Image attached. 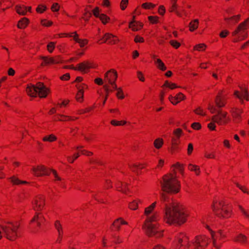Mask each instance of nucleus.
Returning a JSON list of instances; mask_svg holds the SVG:
<instances>
[{
  "instance_id": "f257e3e1",
  "label": "nucleus",
  "mask_w": 249,
  "mask_h": 249,
  "mask_svg": "<svg viewBox=\"0 0 249 249\" xmlns=\"http://www.w3.org/2000/svg\"><path fill=\"white\" fill-rule=\"evenodd\" d=\"M211 240L205 235L196 236L189 241V236L183 232L178 233L171 249H206Z\"/></svg>"
},
{
  "instance_id": "f03ea898",
  "label": "nucleus",
  "mask_w": 249,
  "mask_h": 249,
  "mask_svg": "<svg viewBox=\"0 0 249 249\" xmlns=\"http://www.w3.org/2000/svg\"><path fill=\"white\" fill-rule=\"evenodd\" d=\"M189 215L187 211L179 205H167L164 210L163 221L170 225L185 223Z\"/></svg>"
},
{
  "instance_id": "7ed1b4c3",
  "label": "nucleus",
  "mask_w": 249,
  "mask_h": 249,
  "mask_svg": "<svg viewBox=\"0 0 249 249\" xmlns=\"http://www.w3.org/2000/svg\"><path fill=\"white\" fill-rule=\"evenodd\" d=\"M161 187L163 191L167 193H178L180 189V184L177 179L175 173L164 176L161 182Z\"/></svg>"
},
{
  "instance_id": "20e7f679",
  "label": "nucleus",
  "mask_w": 249,
  "mask_h": 249,
  "mask_svg": "<svg viewBox=\"0 0 249 249\" xmlns=\"http://www.w3.org/2000/svg\"><path fill=\"white\" fill-rule=\"evenodd\" d=\"M159 218L157 213H154L151 216H147L144 222V227L146 234L149 237L154 236L156 238H160L163 236V231L159 228V227L155 224L152 223L157 221Z\"/></svg>"
},
{
  "instance_id": "39448f33",
  "label": "nucleus",
  "mask_w": 249,
  "mask_h": 249,
  "mask_svg": "<svg viewBox=\"0 0 249 249\" xmlns=\"http://www.w3.org/2000/svg\"><path fill=\"white\" fill-rule=\"evenodd\" d=\"M19 226L18 221H4L0 224V227L5 237L11 241H15L18 238Z\"/></svg>"
},
{
  "instance_id": "423d86ee",
  "label": "nucleus",
  "mask_w": 249,
  "mask_h": 249,
  "mask_svg": "<svg viewBox=\"0 0 249 249\" xmlns=\"http://www.w3.org/2000/svg\"><path fill=\"white\" fill-rule=\"evenodd\" d=\"M212 208L214 214L219 217L228 218L232 215L231 206L225 204L222 200H214Z\"/></svg>"
},
{
  "instance_id": "0eeeda50",
  "label": "nucleus",
  "mask_w": 249,
  "mask_h": 249,
  "mask_svg": "<svg viewBox=\"0 0 249 249\" xmlns=\"http://www.w3.org/2000/svg\"><path fill=\"white\" fill-rule=\"evenodd\" d=\"M26 91L31 97H35L38 95L40 98H45L48 94L49 89L43 83L38 82L36 85L31 84L28 85Z\"/></svg>"
},
{
  "instance_id": "6e6552de",
  "label": "nucleus",
  "mask_w": 249,
  "mask_h": 249,
  "mask_svg": "<svg viewBox=\"0 0 249 249\" xmlns=\"http://www.w3.org/2000/svg\"><path fill=\"white\" fill-rule=\"evenodd\" d=\"M211 238L208 237L212 242L213 246L215 249H220L222 243L225 241L226 235L223 231L220 230L216 232H211Z\"/></svg>"
},
{
  "instance_id": "1a4fd4ad",
  "label": "nucleus",
  "mask_w": 249,
  "mask_h": 249,
  "mask_svg": "<svg viewBox=\"0 0 249 249\" xmlns=\"http://www.w3.org/2000/svg\"><path fill=\"white\" fill-rule=\"evenodd\" d=\"M231 119L228 115V113L221 109L217 111V114L213 116L212 121L216 122L218 125H222L228 124Z\"/></svg>"
},
{
  "instance_id": "9d476101",
  "label": "nucleus",
  "mask_w": 249,
  "mask_h": 249,
  "mask_svg": "<svg viewBox=\"0 0 249 249\" xmlns=\"http://www.w3.org/2000/svg\"><path fill=\"white\" fill-rule=\"evenodd\" d=\"M117 77V71L114 69H111L105 74L104 81L110 84L112 88L117 89L116 81Z\"/></svg>"
},
{
  "instance_id": "9b49d317",
  "label": "nucleus",
  "mask_w": 249,
  "mask_h": 249,
  "mask_svg": "<svg viewBox=\"0 0 249 249\" xmlns=\"http://www.w3.org/2000/svg\"><path fill=\"white\" fill-rule=\"evenodd\" d=\"M45 221V219L41 213H36L30 221V227L34 229L39 228Z\"/></svg>"
},
{
  "instance_id": "f8f14e48",
  "label": "nucleus",
  "mask_w": 249,
  "mask_h": 249,
  "mask_svg": "<svg viewBox=\"0 0 249 249\" xmlns=\"http://www.w3.org/2000/svg\"><path fill=\"white\" fill-rule=\"evenodd\" d=\"M31 172L34 176L39 177L50 175L51 170L43 165H37L33 167L31 169Z\"/></svg>"
},
{
  "instance_id": "ddd939ff",
  "label": "nucleus",
  "mask_w": 249,
  "mask_h": 249,
  "mask_svg": "<svg viewBox=\"0 0 249 249\" xmlns=\"http://www.w3.org/2000/svg\"><path fill=\"white\" fill-rule=\"evenodd\" d=\"M95 67V66L93 63L88 61L79 63L75 67L72 65L71 66V69L84 72H87L89 69L94 68Z\"/></svg>"
},
{
  "instance_id": "4468645a",
  "label": "nucleus",
  "mask_w": 249,
  "mask_h": 249,
  "mask_svg": "<svg viewBox=\"0 0 249 249\" xmlns=\"http://www.w3.org/2000/svg\"><path fill=\"white\" fill-rule=\"evenodd\" d=\"M227 97L226 94L223 90H220L218 92V93L215 99V104L218 107H225L226 104Z\"/></svg>"
},
{
  "instance_id": "2eb2a0df",
  "label": "nucleus",
  "mask_w": 249,
  "mask_h": 249,
  "mask_svg": "<svg viewBox=\"0 0 249 249\" xmlns=\"http://www.w3.org/2000/svg\"><path fill=\"white\" fill-rule=\"evenodd\" d=\"M45 205V197L42 196H36L33 202V208L35 210H41Z\"/></svg>"
},
{
  "instance_id": "dca6fc26",
  "label": "nucleus",
  "mask_w": 249,
  "mask_h": 249,
  "mask_svg": "<svg viewBox=\"0 0 249 249\" xmlns=\"http://www.w3.org/2000/svg\"><path fill=\"white\" fill-rule=\"evenodd\" d=\"M241 91L235 90L234 92V95L240 100L243 101V99H245L247 101L249 100V92L246 88H243L240 87Z\"/></svg>"
},
{
  "instance_id": "f3484780",
  "label": "nucleus",
  "mask_w": 249,
  "mask_h": 249,
  "mask_svg": "<svg viewBox=\"0 0 249 249\" xmlns=\"http://www.w3.org/2000/svg\"><path fill=\"white\" fill-rule=\"evenodd\" d=\"M78 92L76 95V100L79 102H82L83 101V95L84 90L88 89V86L85 84H78L76 85Z\"/></svg>"
},
{
  "instance_id": "a211bd4d",
  "label": "nucleus",
  "mask_w": 249,
  "mask_h": 249,
  "mask_svg": "<svg viewBox=\"0 0 249 249\" xmlns=\"http://www.w3.org/2000/svg\"><path fill=\"white\" fill-rule=\"evenodd\" d=\"M101 40L103 41V42L110 45L117 44L119 41L116 36L109 33H106Z\"/></svg>"
},
{
  "instance_id": "6ab92c4d",
  "label": "nucleus",
  "mask_w": 249,
  "mask_h": 249,
  "mask_svg": "<svg viewBox=\"0 0 249 249\" xmlns=\"http://www.w3.org/2000/svg\"><path fill=\"white\" fill-rule=\"evenodd\" d=\"M249 28V18L246 19L244 22L241 23L237 28L232 32L233 36L244 32Z\"/></svg>"
},
{
  "instance_id": "aec40b11",
  "label": "nucleus",
  "mask_w": 249,
  "mask_h": 249,
  "mask_svg": "<svg viewBox=\"0 0 249 249\" xmlns=\"http://www.w3.org/2000/svg\"><path fill=\"white\" fill-rule=\"evenodd\" d=\"M242 112V110L240 108L234 107L231 109V113L234 122L238 123L241 121Z\"/></svg>"
},
{
  "instance_id": "412c9836",
  "label": "nucleus",
  "mask_w": 249,
  "mask_h": 249,
  "mask_svg": "<svg viewBox=\"0 0 249 249\" xmlns=\"http://www.w3.org/2000/svg\"><path fill=\"white\" fill-rule=\"evenodd\" d=\"M127 223L122 218H119L116 219L112 224L111 229L112 231H119L121 226L127 224Z\"/></svg>"
},
{
  "instance_id": "4be33fe9",
  "label": "nucleus",
  "mask_w": 249,
  "mask_h": 249,
  "mask_svg": "<svg viewBox=\"0 0 249 249\" xmlns=\"http://www.w3.org/2000/svg\"><path fill=\"white\" fill-rule=\"evenodd\" d=\"M54 227L58 232V237L56 240L57 243H60L62 239L63 231L61 224L59 221H56L54 223Z\"/></svg>"
},
{
  "instance_id": "5701e85b",
  "label": "nucleus",
  "mask_w": 249,
  "mask_h": 249,
  "mask_svg": "<svg viewBox=\"0 0 249 249\" xmlns=\"http://www.w3.org/2000/svg\"><path fill=\"white\" fill-rule=\"evenodd\" d=\"M15 9L18 14L20 15H25L27 11L31 12V7H26L24 5H17Z\"/></svg>"
},
{
  "instance_id": "b1692460",
  "label": "nucleus",
  "mask_w": 249,
  "mask_h": 249,
  "mask_svg": "<svg viewBox=\"0 0 249 249\" xmlns=\"http://www.w3.org/2000/svg\"><path fill=\"white\" fill-rule=\"evenodd\" d=\"M116 187L118 191L122 192L126 194H128L129 190L128 185L125 183L121 181H118L116 183Z\"/></svg>"
},
{
  "instance_id": "393cba45",
  "label": "nucleus",
  "mask_w": 249,
  "mask_h": 249,
  "mask_svg": "<svg viewBox=\"0 0 249 249\" xmlns=\"http://www.w3.org/2000/svg\"><path fill=\"white\" fill-rule=\"evenodd\" d=\"M233 241L235 242L243 244L247 243V237L241 233H238L233 238Z\"/></svg>"
},
{
  "instance_id": "a878e982",
  "label": "nucleus",
  "mask_w": 249,
  "mask_h": 249,
  "mask_svg": "<svg viewBox=\"0 0 249 249\" xmlns=\"http://www.w3.org/2000/svg\"><path fill=\"white\" fill-rule=\"evenodd\" d=\"M135 16H133V20L130 22L129 27L134 31L140 30L142 27L143 24L141 22L136 21L134 20Z\"/></svg>"
},
{
  "instance_id": "bb28decb",
  "label": "nucleus",
  "mask_w": 249,
  "mask_h": 249,
  "mask_svg": "<svg viewBox=\"0 0 249 249\" xmlns=\"http://www.w3.org/2000/svg\"><path fill=\"white\" fill-rule=\"evenodd\" d=\"M160 200L164 203L165 208L166 207V204L167 205H174L172 204V200L170 198L168 194L166 193H162L160 196Z\"/></svg>"
},
{
  "instance_id": "cd10ccee",
  "label": "nucleus",
  "mask_w": 249,
  "mask_h": 249,
  "mask_svg": "<svg viewBox=\"0 0 249 249\" xmlns=\"http://www.w3.org/2000/svg\"><path fill=\"white\" fill-rule=\"evenodd\" d=\"M240 17V15H237L236 16H233L230 18H225L224 19L228 24L233 25L239 21Z\"/></svg>"
},
{
  "instance_id": "c85d7f7f",
  "label": "nucleus",
  "mask_w": 249,
  "mask_h": 249,
  "mask_svg": "<svg viewBox=\"0 0 249 249\" xmlns=\"http://www.w3.org/2000/svg\"><path fill=\"white\" fill-rule=\"evenodd\" d=\"M106 193L103 191H98L93 195L94 198L98 202L104 203V198L106 196Z\"/></svg>"
},
{
  "instance_id": "c756f323",
  "label": "nucleus",
  "mask_w": 249,
  "mask_h": 249,
  "mask_svg": "<svg viewBox=\"0 0 249 249\" xmlns=\"http://www.w3.org/2000/svg\"><path fill=\"white\" fill-rule=\"evenodd\" d=\"M74 40L77 43H79L81 47H84L88 43V40L86 39H80L78 37V35L75 33V35L73 36Z\"/></svg>"
},
{
  "instance_id": "7c9ffc66",
  "label": "nucleus",
  "mask_w": 249,
  "mask_h": 249,
  "mask_svg": "<svg viewBox=\"0 0 249 249\" xmlns=\"http://www.w3.org/2000/svg\"><path fill=\"white\" fill-rule=\"evenodd\" d=\"M29 23V19L26 18H22L18 23V27L19 29L25 28Z\"/></svg>"
},
{
  "instance_id": "2f4dec72",
  "label": "nucleus",
  "mask_w": 249,
  "mask_h": 249,
  "mask_svg": "<svg viewBox=\"0 0 249 249\" xmlns=\"http://www.w3.org/2000/svg\"><path fill=\"white\" fill-rule=\"evenodd\" d=\"M142 201L139 199L134 200L129 204V208L132 210H136L138 209L139 205L142 203Z\"/></svg>"
},
{
  "instance_id": "473e14b6",
  "label": "nucleus",
  "mask_w": 249,
  "mask_h": 249,
  "mask_svg": "<svg viewBox=\"0 0 249 249\" xmlns=\"http://www.w3.org/2000/svg\"><path fill=\"white\" fill-rule=\"evenodd\" d=\"M199 21L197 19L192 20L189 25V30L191 32H193L196 30L198 27Z\"/></svg>"
},
{
  "instance_id": "72a5a7b5",
  "label": "nucleus",
  "mask_w": 249,
  "mask_h": 249,
  "mask_svg": "<svg viewBox=\"0 0 249 249\" xmlns=\"http://www.w3.org/2000/svg\"><path fill=\"white\" fill-rule=\"evenodd\" d=\"M129 168L133 172H137L138 170H140L144 168L143 164L139 163H132L129 164Z\"/></svg>"
},
{
  "instance_id": "f704fd0d",
  "label": "nucleus",
  "mask_w": 249,
  "mask_h": 249,
  "mask_svg": "<svg viewBox=\"0 0 249 249\" xmlns=\"http://www.w3.org/2000/svg\"><path fill=\"white\" fill-rule=\"evenodd\" d=\"M40 58L42 59L41 66L42 67L47 65H53L52 58L47 56H41Z\"/></svg>"
},
{
  "instance_id": "c9c22d12",
  "label": "nucleus",
  "mask_w": 249,
  "mask_h": 249,
  "mask_svg": "<svg viewBox=\"0 0 249 249\" xmlns=\"http://www.w3.org/2000/svg\"><path fill=\"white\" fill-rule=\"evenodd\" d=\"M155 63L159 69L162 71H164L166 70V67L160 59L157 58L155 60Z\"/></svg>"
},
{
  "instance_id": "e433bc0d",
  "label": "nucleus",
  "mask_w": 249,
  "mask_h": 249,
  "mask_svg": "<svg viewBox=\"0 0 249 249\" xmlns=\"http://www.w3.org/2000/svg\"><path fill=\"white\" fill-rule=\"evenodd\" d=\"M153 144L156 149H159L162 147L163 144V140L162 138H158L155 140Z\"/></svg>"
},
{
  "instance_id": "4c0bfd02",
  "label": "nucleus",
  "mask_w": 249,
  "mask_h": 249,
  "mask_svg": "<svg viewBox=\"0 0 249 249\" xmlns=\"http://www.w3.org/2000/svg\"><path fill=\"white\" fill-rule=\"evenodd\" d=\"M51 173H52L53 175L54 178V181L57 184H59L61 182H62L63 181V179L59 175L57 174V172L54 170H51Z\"/></svg>"
},
{
  "instance_id": "58836bf2",
  "label": "nucleus",
  "mask_w": 249,
  "mask_h": 249,
  "mask_svg": "<svg viewBox=\"0 0 249 249\" xmlns=\"http://www.w3.org/2000/svg\"><path fill=\"white\" fill-rule=\"evenodd\" d=\"M188 168L189 170L194 172L197 176L200 174V168L197 165L189 164Z\"/></svg>"
},
{
  "instance_id": "ea45409f",
  "label": "nucleus",
  "mask_w": 249,
  "mask_h": 249,
  "mask_svg": "<svg viewBox=\"0 0 249 249\" xmlns=\"http://www.w3.org/2000/svg\"><path fill=\"white\" fill-rule=\"evenodd\" d=\"M156 202H154L151 204L149 207L146 208L144 211V214L146 216L149 215L154 210L156 207Z\"/></svg>"
},
{
  "instance_id": "a19ab883",
  "label": "nucleus",
  "mask_w": 249,
  "mask_h": 249,
  "mask_svg": "<svg viewBox=\"0 0 249 249\" xmlns=\"http://www.w3.org/2000/svg\"><path fill=\"white\" fill-rule=\"evenodd\" d=\"M10 181L13 185H19L20 184H26L27 182L25 181H21L18 178L15 177H12L9 178Z\"/></svg>"
},
{
  "instance_id": "79ce46f5",
  "label": "nucleus",
  "mask_w": 249,
  "mask_h": 249,
  "mask_svg": "<svg viewBox=\"0 0 249 249\" xmlns=\"http://www.w3.org/2000/svg\"><path fill=\"white\" fill-rule=\"evenodd\" d=\"M57 140L56 137L53 134H51L44 136L42 141L44 142H53Z\"/></svg>"
},
{
  "instance_id": "37998d69",
  "label": "nucleus",
  "mask_w": 249,
  "mask_h": 249,
  "mask_svg": "<svg viewBox=\"0 0 249 249\" xmlns=\"http://www.w3.org/2000/svg\"><path fill=\"white\" fill-rule=\"evenodd\" d=\"M161 87L162 88H164V87H167L171 89H174L178 88V86L175 83L169 82L168 81H166Z\"/></svg>"
},
{
  "instance_id": "c03bdc74",
  "label": "nucleus",
  "mask_w": 249,
  "mask_h": 249,
  "mask_svg": "<svg viewBox=\"0 0 249 249\" xmlns=\"http://www.w3.org/2000/svg\"><path fill=\"white\" fill-rule=\"evenodd\" d=\"M179 143L175 142H171V146L170 148L171 152L173 154L175 152H177L179 150L178 144Z\"/></svg>"
},
{
  "instance_id": "a18cd8bd",
  "label": "nucleus",
  "mask_w": 249,
  "mask_h": 249,
  "mask_svg": "<svg viewBox=\"0 0 249 249\" xmlns=\"http://www.w3.org/2000/svg\"><path fill=\"white\" fill-rule=\"evenodd\" d=\"M60 117H61L60 121H74L78 119L77 117H71L69 116H65L64 115H61Z\"/></svg>"
},
{
  "instance_id": "49530a36",
  "label": "nucleus",
  "mask_w": 249,
  "mask_h": 249,
  "mask_svg": "<svg viewBox=\"0 0 249 249\" xmlns=\"http://www.w3.org/2000/svg\"><path fill=\"white\" fill-rule=\"evenodd\" d=\"M155 4L151 2H145L142 4L141 6L144 9H152L155 7Z\"/></svg>"
},
{
  "instance_id": "de8ad7c7",
  "label": "nucleus",
  "mask_w": 249,
  "mask_h": 249,
  "mask_svg": "<svg viewBox=\"0 0 249 249\" xmlns=\"http://www.w3.org/2000/svg\"><path fill=\"white\" fill-rule=\"evenodd\" d=\"M94 108V106L92 107H87L85 109H81L77 111V114H83L89 112L90 111H92Z\"/></svg>"
},
{
  "instance_id": "09e8293b",
  "label": "nucleus",
  "mask_w": 249,
  "mask_h": 249,
  "mask_svg": "<svg viewBox=\"0 0 249 249\" xmlns=\"http://www.w3.org/2000/svg\"><path fill=\"white\" fill-rule=\"evenodd\" d=\"M116 89L117 90V92L116 93V96L117 98L119 99H123L124 98V94L123 91L121 88H118L117 87V89Z\"/></svg>"
},
{
  "instance_id": "8fccbe9b",
  "label": "nucleus",
  "mask_w": 249,
  "mask_h": 249,
  "mask_svg": "<svg viewBox=\"0 0 249 249\" xmlns=\"http://www.w3.org/2000/svg\"><path fill=\"white\" fill-rule=\"evenodd\" d=\"M111 124L114 126H121L126 124V122L125 121H117L116 120H112L111 122Z\"/></svg>"
},
{
  "instance_id": "3c124183",
  "label": "nucleus",
  "mask_w": 249,
  "mask_h": 249,
  "mask_svg": "<svg viewBox=\"0 0 249 249\" xmlns=\"http://www.w3.org/2000/svg\"><path fill=\"white\" fill-rule=\"evenodd\" d=\"M176 15L180 17V18H183L187 17L188 16V13L187 11L184 10L182 9L181 11L178 10L176 11Z\"/></svg>"
},
{
  "instance_id": "603ef678",
  "label": "nucleus",
  "mask_w": 249,
  "mask_h": 249,
  "mask_svg": "<svg viewBox=\"0 0 249 249\" xmlns=\"http://www.w3.org/2000/svg\"><path fill=\"white\" fill-rule=\"evenodd\" d=\"M99 18L104 24H107L110 19L109 18L108 16L104 14H101Z\"/></svg>"
},
{
  "instance_id": "864d4df0",
  "label": "nucleus",
  "mask_w": 249,
  "mask_h": 249,
  "mask_svg": "<svg viewBox=\"0 0 249 249\" xmlns=\"http://www.w3.org/2000/svg\"><path fill=\"white\" fill-rule=\"evenodd\" d=\"M47 9V7L43 4H39L36 8L37 13L41 14L45 12Z\"/></svg>"
},
{
  "instance_id": "5fc2aeb1",
  "label": "nucleus",
  "mask_w": 249,
  "mask_h": 249,
  "mask_svg": "<svg viewBox=\"0 0 249 249\" xmlns=\"http://www.w3.org/2000/svg\"><path fill=\"white\" fill-rule=\"evenodd\" d=\"M79 157V153H76L73 154L72 156H69L67 158V160L70 163H73L74 160L77 159Z\"/></svg>"
},
{
  "instance_id": "6e6d98bb",
  "label": "nucleus",
  "mask_w": 249,
  "mask_h": 249,
  "mask_svg": "<svg viewBox=\"0 0 249 249\" xmlns=\"http://www.w3.org/2000/svg\"><path fill=\"white\" fill-rule=\"evenodd\" d=\"M206 46L204 44L201 43V44H199L196 45L194 47V50H196V51H204L206 49Z\"/></svg>"
},
{
  "instance_id": "4d7b16f0",
  "label": "nucleus",
  "mask_w": 249,
  "mask_h": 249,
  "mask_svg": "<svg viewBox=\"0 0 249 249\" xmlns=\"http://www.w3.org/2000/svg\"><path fill=\"white\" fill-rule=\"evenodd\" d=\"M81 147H77V150H78V152L77 153H79V155L81 154L82 155H87L88 156H90L92 155V153L90 151H87L84 149H83V150L79 149Z\"/></svg>"
},
{
  "instance_id": "13d9d810",
  "label": "nucleus",
  "mask_w": 249,
  "mask_h": 249,
  "mask_svg": "<svg viewBox=\"0 0 249 249\" xmlns=\"http://www.w3.org/2000/svg\"><path fill=\"white\" fill-rule=\"evenodd\" d=\"M51 58L53 64H58L62 62V59L60 56H56Z\"/></svg>"
},
{
  "instance_id": "bf43d9fd",
  "label": "nucleus",
  "mask_w": 249,
  "mask_h": 249,
  "mask_svg": "<svg viewBox=\"0 0 249 249\" xmlns=\"http://www.w3.org/2000/svg\"><path fill=\"white\" fill-rule=\"evenodd\" d=\"M194 111L197 115L201 116L206 115L205 112L201 107H197L196 109H195Z\"/></svg>"
},
{
  "instance_id": "052dcab7",
  "label": "nucleus",
  "mask_w": 249,
  "mask_h": 249,
  "mask_svg": "<svg viewBox=\"0 0 249 249\" xmlns=\"http://www.w3.org/2000/svg\"><path fill=\"white\" fill-rule=\"evenodd\" d=\"M173 135H175L180 138L183 134V131L180 128H177L173 131Z\"/></svg>"
},
{
  "instance_id": "680f3d73",
  "label": "nucleus",
  "mask_w": 249,
  "mask_h": 249,
  "mask_svg": "<svg viewBox=\"0 0 249 249\" xmlns=\"http://www.w3.org/2000/svg\"><path fill=\"white\" fill-rule=\"evenodd\" d=\"M169 43L175 49H178L180 46V43L176 40H171Z\"/></svg>"
},
{
  "instance_id": "e2e57ef3",
  "label": "nucleus",
  "mask_w": 249,
  "mask_h": 249,
  "mask_svg": "<svg viewBox=\"0 0 249 249\" xmlns=\"http://www.w3.org/2000/svg\"><path fill=\"white\" fill-rule=\"evenodd\" d=\"M149 21L152 24H156L159 21V18L157 16H149L148 17Z\"/></svg>"
},
{
  "instance_id": "0e129e2a",
  "label": "nucleus",
  "mask_w": 249,
  "mask_h": 249,
  "mask_svg": "<svg viewBox=\"0 0 249 249\" xmlns=\"http://www.w3.org/2000/svg\"><path fill=\"white\" fill-rule=\"evenodd\" d=\"M128 3V0H122L120 3V8L121 10H124L127 7Z\"/></svg>"
},
{
  "instance_id": "69168bd1",
  "label": "nucleus",
  "mask_w": 249,
  "mask_h": 249,
  "mask_svg": "<svg viewBox=\"0 0 249 249\" xmlns=\"http://www.w3.org/2000/svg\"><path fill=\"white\" fill-rule=\"evenodd\" d=\"M47 50L50 53H52L55 47V43L53 42H51L47 45Z\"/></svg>"
},
{
  "instance_id": "338daca9",
  "label": "nucleus",
  "mask_w": 249,
  "mask_h": 249,
  "mask_svg": "<svg viewBox=\"0 0 249 249\" xmlns=\"http://www.w3.org/2000/svg\"><path fill=\"white\" fill-rule=\"evenodd\" d=\"M41 24L44 26L49 27L53 24V22L47 19H42L41 21Z\"/></svg>"
},
{
  "instance_id": "774afa93",
  "label": "nucleus",
  "mask_w": 249,
  "mask_h": 249,
  "mask_svg": "<svg viewBox=\"0 0 249 249\" xmlns=\"http://www.w3.org/2000/svg\"><path fill=\"white\" fill-rule=\"evenodd\" d=\"M239 208L242 214L249 220V211H245L241 206H239Z\"/></svg>"
}]
</instances>
